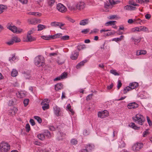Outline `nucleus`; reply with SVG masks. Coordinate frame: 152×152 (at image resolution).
Listing matches in <instances>:
<instances>
[{
    "label": "nucleus",
    "mask_w": 152,
    "mask_h": 152,
    "mask_svg": "<svg viewBox=\"0 0 152 152\" xmlns=\"http://www.w3.org/2000/svg\"><path fill=\"white\" fill-rule=\"evenodd\" d=\"M110 72L115 75H119V74L115 70H110Z\"/></svg>",
    "instance_id": "58836bf2"
},
{
    "label": "nucleus",
    "mask_w": 152,
    "mask_h": 152,
    "mask_svg": "<svg viewBox=\"0 0 152 152\" xmlns=\"http://www.w3.org/2000/svg\"><path fill=\"white\" fill-rule=\"evenodd\" d=\"M58 23H59L58 24V26H59V27L61 29H64V28H62L61 27L62 26H63L65 25V24L64 23H62L59 22H58Z\"/></svg>",
    "instance_id": "603ef678"
},
{
    "label": "nucleus",
    "mask_w": 152,
    "mask_h": 152,
    "mask_svg": "<svg viewBox=\"0 0 152 152\" xmlns=\"http://www.w3.org/2000/svg\"><path fill=\"white\" fill-rule=\"evenodd\" d=\"M10 149V145L6 142H2L0 144V151L1 152H7Z\"/></svg>",
    "instance_id": "20e7f679"
},
{
    "label": "nucleus",
    "mask_w": 152,
    "mask_h": 152,
    "mask_svg": "<svg viewBox=\"0 0 152 152\" xmlns=\"http://www.w3.org/2000/svg\"><path fill=\"white\" fill-rule=\"evenodd\" d=\"M86 47L85 45H78L77 47V49L80 51L81 50L83 49L86 48Z\"/></svg>",
    "instance_id": "c756f323"
},
{
    "label": "nucleus",
    "mask_w": 152,
    "mask_h": 152,
    "mask_svg": "<svg viewBox=\"0 0 152 152\" xmlns=\"http://www.w3.org/2000/svg\"><path fill=\"white\" fill-rule=\"evenodd\" d=\"M109 113L107 110H104L102 112H99L98 113L99 117L101 118H104L108 115Z\"/></svg>",
    "instance_id": "0eeeda50"
},
{
    "label": "nucleus",
    "mask_w": 152,
    "mask_h": 152,
    "mask_svg": "<svg viewBox=\"0 0 152 152\" xmlns=\"http://www.w3.org/2000/svg\"><path fill=\"white\" fill-rule=\"evenodd\" d=\"M116 22L115 21H110L106 23L105 24V25L106 26H108L109 25H114L115 24V23Z\"/></svg>",
    "instance_id": "cd10ccee"
},
{
    "label": "nucleus",
    "mask_w": 152,
    "mask_h": 152,
    "mask_svg": "<svg viewBox=\"0 0 152 152\" xmlns=\"http://www.w3.org/2000/svg\"><path fill=\"white\" fill-rule=\"evenodd\" d=\"M149 134L148 129H147L146 130L143 132V137H145Z\"/></svg>",
    "instance_id": "de8ad7c7"
},
{
    "label": "nucleus",
    "mask_w": 152,
    "mask_h": 152,
    "mask_svg": "<svg viewBox=\"0 0 152 152\" xmlns=\"http://www.w3.org/2000/svg\"><path fill=\"white\" fill-rule=\"evenodd\" d=\"M109 1L111 5H115L117 4V3L113 0H109Z\"/></svg>",
    "instance_id": "bf43d9fd"
},
{
    "label": "nucleus",
    "mask_w": 152,
    "mask_h": 152,
    "mask_svg": "<svg viewBox=\"0 0 152 152\" xmlns=\"http://www.w3.org/2000/svg\"><path fill=\"white\" fill-rule=\"evenodd\" d=\"M122 85V84L121 81L120 80H118V84L117 85V88L118 90L121 87Z\"/></svg>",
    "instance_id": "a18cd8bd"
},
{
    "label": "nucleus",
    "mask_w": 152,
    "mask_h": 152,
    "mask_svg": "<svg viewBox=\"0 0 152 152\" xmlns=\"http://www.w3.org/2000/svg\"><path fill=\"white\" fill-rule=\"evenodd\" d=\"M138 86V84L137 82H134L130 83L129 86L125 88L124 89V94H126L127 92L134 89L135 88L137 87Z\"/></svg>",
    "instance_id": "f257e3e1"
},
{
    "label": "nucleus",
    "mask_w": 152,
    "mask_h": 152,
    "mask_svg": "<svg viewBox=\"0 0 152 152\" xmlns=\"http://www.w3.org/2000/svg\"><path fill=\"white\" fill-rule=\"evenodd\" d=\"M132 39L135 42V43L136 42H139L141 40V39H134L133 37L132 38ZM134 44H135V43H134Z\"/></svg>",
    "instance_id": "e2e57ef3"
},
{
    "label": "nucleus",
    "mask_w": 152,
    "mask_h": 152,
    "mask_svg": "<svg viewBox=\"0 0 152 152\" xmlns=\"http://www.w3.org/2000/svg\"><path fill=\"white\" fill-rule=\"evenodd\" d=\"M48 100L47 99H44L42 101V102L41 103V104H44V103H48Z\"/></svg>",
    "instance_id": "680f3d73"
},
{
    "label": "nucleus",
    "mask_w": 152,
    "mask_h": 152,
    "mask_svg": "<svg viewBox=\"0 0 152 152\" xmlns=\"http://www.w3.org/2000/svg\"><path fill=\"white\" fill-rule=\"evenodd\" d=\"M55 90L58 91L63 88V85L61 83H59L55 85Z\"/></svg>",
    "instance_id": "dca6fc26"
},
{
    "label": "nucleus",
    "mask_w": 152,
    "mask_h": 152,
    "mask_svg": "<svg viewBox=\"0 0 152 152\" xmlns=\"http://www.w3.org/2000/svg\"><path fill=\"white\" fill-rule=\"evenodd\" d=\"M44 135L45 137L46 136L49 138H50L51 137L50 132L48 130L45 131L44 132Z\"/></svg>",
    "instance_id": "5701e85b"
},
{
    "label": "nucleus",
    "mask_w": 152,
    "mask_h": 152,
    "mask_svg": "<svg viewBox=\"0 0 152 152\" xmlns=\"http://www.w3.org/2000/svg\"><path fill=\"white\" fill-rule=\"evenodd\" d=\"M41 105L42 106V108L44 110L49 108V105L48 103H44V104Z\"/></svg>",
    "instance_id": "a878e982"
},
{
    "label": "nucleus",
    "mask_w": 152,
    "mask_h": 152,
    "mask_svg": "<svg viewBox=\"0 0 152 152\" xmlns=\"http://www.w3.org/2000/svg\"><path fill=\"white\" fill-rule=\"evenodd\" d=\"M57 9L60 12H64L66 11V8L62 4H58L57 6Z\"/></svg>",
    "instance_id": "6e6552de"
},
{
    "label": "nucleus",
    "mask_w": 152,
    "mask_h": 152,
    "mask_svg": "<svg viewBox=\"0 0 152 152\" xmlns=\"http://www.w3.org/2000/svg\"><path fill=\"white\" fill-rule=\"evenodd\" d=\"M137 31H141L145 32L148 31V29L146 27L141 26L139 27H137Z\"/></svg>",
    "instance_id": "2eb2a0df"
},
{
    "label": "nucleus",
    "mask_w": 152,
    "mask_h": 152,
    "mask_svg": "<svg viewBox=\"0 0 152 152\" xmlns=\"http://www.w3.org/2000/svg\"><path fill=\"white\" fill-rule=\"evenodd\" d=\"M44 60V58L43 57L39 55L35 57L34 60V63L36 65L39 67L40 66V65L39 64H41L40 66H43Z\"/></svg>",
    "instance_id": "f03ea898"
},
{
    "label": "nucleus",
    "mask_w": 152,
    "mask_h": 152,
    "mask_svg": "<svg viewBox=\"0 0 152 152\" xmlns=\"http://www.w3.org/2000/svg\"><path fill=\"white\" fill-rule=\"evenodd\" d=\"M62 34L61 33H58L55 34L53 35H51V37L52 39H55V38H59L61 37Z\"/></svg>",
    "instance_id": "4be33fe9"
},
{
    "label": "nucleus",
    "mask_w": 152,
    "mask_h": 152,
    "mask_svg": "<svg viewBox=\"0 0 152 152\" xmlns=\"http://www.w3.org/2000/svg\"><path fill=\"white\" fill-rule=\"evenodd\" d=\"M26 129L27 132H29L30 130V127L29 124H27L26 126Z\"/></svg>",
    "instance_id": "79ce46f5"
},
{
    "label": "nucleus",
    "mask_w": 152,
    "mask_h": 152,
    "mask_svg": "<svg viewBox=\"0 0 152 152\" xmlns=\"http://www.w3.org/2000/svg\"><path fill=\"white\" fill-rule=\"evenodd\" d=\"M93 94H90L88 95L86 98V100L88 101L91 99Z\"/></svg>",
    "instance_id": "3c124183"
},
{
    "label": "nucleus",
    "mask_w": 152,
    "mask_h": 152,
    "mask_svg": "<svg viewBox=\"0 0 152 152\" xmlns=\"http://www.w3.org/2000/svg\"><path fill=\"white\" fill-rule=\"evenodd\" d=\"M113 86V83H112L110 86H107V89L108 90H110L112 88Z\"/></svg>",
    "instance_id": "0e129e2a"
},
{
    "label": "nucleus",
    "mask_w": 152,
    "mask_h": 152,
    "mask_svg": "<svg viewBox=\"0 0 152 152\" xmlns=\"http://www.w3.org/2000/svg\"><path fill=\"white\" fill-rule=\"evenodd\" d=\"M55 2V0H50L48 1V4L49 5L52 6L53 5Z\"/></svg>",
    "instance_id": "8fccbe9b"
},
{
    "label": "nucleus",
    "mask_w": 152,
    "mask_h": 152,
    "mask_svg": "<svg viewBox=\"0 0 152 152\" xmlns=\"http://www.w3.org/2000/svg\"><path fill=\"white\" fill-rule=\"evenodd\" d=\"M80 152H88V151L86 148L80 150Z\"/></svg>",
    "instance_id": "774afa93"
},
{
    "label": "nucleus",
    "mask_w": 152,
    "mask_h": 152,
    "mask_svg": "<svg viewBox=\"0 0 152 152\" xmlns=\"http://www.w3.org/2000/svg\"><path fill=\"white\" fill-rule=\"evenodd\" d=\"M124 38V36L123 35H121L120 36V37L119 38H115L114 39L116 41H121V40L123 39Z\"/></svg>",
    "instance_id": "a19ab883"
},
{
    "label": "nucleus",
    "mask_w": 152,
    "mask_h": 152,
    "mask_svg": "<svg viewBox=\"0 0 152 152\" xmlns=\"http://www.w3.org/2000/svg\"><path fill=\"white\" fill-rule=\"evenodd\" d=\"M134 21L135 22V23L141 24V23L142 22V20L138 18L137 19H134Z\"/></svg>",
    "instance_id": "09e8293b"
},
{
    "label": "nucleus",
    "mask_w": 152,
    "mask_h": 152,
    "mask_svg": "<svg viewBox=\"0 0 152 152\" xmlns=\"http://www.w3.org/2000/svg\"><path fill=\"white\" fill-rule=\"evenodd\" d=\"M88 19L81 20L80 23V25L81 26H85L88 23Z\"/></svg>",
    "instance_id": "f3484780"
},
{
    "label": "nucleus",
    "mask_w": 152,
    "mask_h": 152,
    "mask_svg": "<svg viewBox=\"0 0 152 152\" xmlns=\"http://www.w3.org/2000/svg\"><path fill=\"white\" fill-rule=\"evenodd\" d=\"M67 75V72H64L62 73L60 76L61 79H63L64 78H65L66 77Z\"/></svg>",
    "instance_id": "4c0bfd02"
},
{
    "label": "nucleus",
    "mask_w": 152,
    "mask_h": 152,
    "mask_svg": "<svg viewBox=\"0 0 152 152\" xmlns=\"http://www.w3.org/2000/svg\"><path fill=\"white\" fill-rule=\"evenodd\" d=\"M66 108L72 113V114L74 113V112L73 111L72 109L71 108V106L70 104H68L67 105Z\"/></svg>",
    "instance_id": "f704fd0d"
},
{
    "label": "nucleus",
    "mask_w": 152,
    "mask_h": 152,
    "mask_svg": "<svg viewBox=\"0 0 152 152\" xmlns=\"http://www.w3.org/2000/svg\"><path fill=\"white\" fill-rule=\"evenodd\" d=\"M18 74V71L15 69H12L11 72V76L13 77H15Z\"/></svg>",
    "instance_id": "393cba45"
},
{
    "label": "nucleus",
    "mask_w": 152,
    "mask_h": 152,
    "mask_svg": "<svg viewBox=\"0 0 152 152\" xmlns=\"http://www.w3.org/2000/svg\"><path fill=\"white\" fill-rule=\"evenodd\" d=\"M85 4L84 2L80 1L78 2L76 5V8L77 9L81 10L83 9L85 7Z\"/></svg>",
    "instance_id": "1a4fd4ad"
},
{
    "label": "nucleus",
    "mask_w": 152,
    "mask_h": 152,
    "mask_svg": "<svg viewBox=\"0 0 152 152\" xmlns=\"http://www.w3.org/2000/svg\"><path fill=\"white\" fill-rule=\"evenodd\" d=\"M23 76L26 79H29L31 77V71L29 70H26L23 73Z\"/></svg>",
    "instance_id": "4468645a"
},
{
    "label": "nucleus",
    "mask_w": 152,
    "mask_h": 152,
    "mask_svg": "<svg viewBox=\"0 0 152 152\" xmlns=\"http://www.w3.org/2000/svg\"><path fill=\"white\" fill-rule=\"evenodd\" d=\"M143 145L142 143H137L132 146V150L133 151H139L143 147Z\"/></svg>",
    "instance_id": "423d86ee"
},
{
    "label": "nucleus",
    "mask_w": 152,
    "mask_h": 152,
    "mask_svg": "<svg viewBox=\"0 0 152 152\" xmlns=\"http://www.w3.org/2000/svg\"><path fill=\"white\" fill-rule=\"evenodd\" d=\"M29 101V99H25L23 101V103L24 104V106H26L28 105Z\"/></svg>",
    "instance_id": "37998d69"
},
{
    "label": "nucleus",
    "mask_w": 152,
    "mask_h": 152,
    "mask_svg": "<svg viewBox=\"0 0 152 152\" xmlns=\"http://www.w3.org/2000/svg\"><path fill=\"white\" fill-rule=\"evenodd\" d=\"M69 39V37L68 35H65L63 36H61V40H66Z\"/></svg>",
    "instance_id": "473e14b6"
},
{
    "label": "nucleus",
    "mask_w": 152,
    "mask_h": 152,
    "mask_svg": "<svg viewBox=\"0 0 152 152\" xmlns=\"http://www.w3.org/2000/svg\"><path fill=\"white\" fill-rule=\"evenodd\" d=\"M7 8V7L6 6L3 5L2 4L0 5V9L2 10H4L6 9Z\"/></svg>",
    "instance_id": "864d4df0"
},
{
    "label": "nucleus",
    "mask_w": 152,
    "mask_h": 152,
    "mask_svg": "<svg viewBox=\"0 0 152 152\" xmlns=\"http://www.w3.org/2000/svg\"><path fill=\"white\" fill-rule=\"evenodd\" d=\"M87 150L89 151H91L94 148V146L93 145L89 144L86 147Z\"/></svg>",
    "instance_id": "c85d7f7f"
},
{
    "label": "nucleus",
    "mask_w": 152,
    "mask_h": 152,
    "mask_svg": "<svg viewBox=\"0 0 152 152\" xmlns=\"http://www.w3.org/2000/svg\"><path fill=\"white\" fill-rule=\"evenodd\" d=\"M58 22L56 21L52 22L50 23L51 26L52 27H56L58 26Z\"/></svg>",
    "instance_id": "e433bc0d"
},
{
    "label": "nucleus",
    "mask_w": 152,
    "mask_h": 152,
    "mask_svg": "<svg viewBox=\"0 0 152 152\" xmlns=\"http://www.w3.org/2000/svg\"><path fill=\"white\" fill-rule=\"evenodd\" d=\"M129 126L135 129H138L140 128V127H137L136 126L134 123H132L130 124H129Z\"/></svg>",
    "instance_id": "b1692460"
},
{
    "label": "nucleus",
    "mask_w": 152,
    "mask_h": 152,
    "mask_svg": "<svg viewBox=\"0 0 152 152\" xmlns=\"http://www.w3.org/2000/svg\"><path fill=\"white\" fill-rule=\"evenodd\" d=\"M23 4H27L28 2L27 0H18Z\"/></svg>",
    "instance_id": "5fc2aeb1"
},
{
    "label": "nucleus",
    "mask_w": 152,
    "mask_h": 152,
    "mask_svg": "<svg viewBox=\"0 0 152 152\" xmlns=\"http://www.w3.org/2000/svg\"><path fill=\"white\" fill-rule=\"evenodd\" d=\"M34 119L37 120L39 123L40 124L41 123L42 119L40 117L37 116H34Z\"/></svg>",
    "instance_id": "2f4dec72"
},
{
    "label": "nucleus",
    "mask_w": 152,
    "mask_h": 152,
    "mask_svg": "<svg viewBox=\"0 0 152 152\" xmlns=\"http://www.w3.org/2000/svg\"><path fill=\"white\" fill-rule=\"evenodd\" d=\"M38 138L40 140H43L45 139V137L43 134H39L37 135Z\"/></svg>",
    "instance_id": "7c9ffc66"
},
{
    "label": "nucleus",
    "mask_w": 152,
    "mask_h": 152,
    "mask_svg": "<svg viewBox=\"0 0 152 152\" xmlns=\"http://www.w3.org/2000/svg\"><path fill=\"white\" fill-rule=\"evenodd\" d=\"M136 8L135 7L132 6L127 5L124 7V9L129 10H135Z\"/></svg>",
    "instance_id": "aec40b11"
},
{
    "label": "nucleus",
    "mask_w": 152,
    "mask_h": 152,
    "mask_svg": "<svg viewBox=\"0 0 152 152\" xmlns=\"http://www.w3.org/2000/svg\"><path fill=\"white\" fill-rule=\"evenodd\" d=\"M138 104L135 102H133L129 103L127 107L129 109H135L138 107Z\"/></svg>",
    "instance_id": "9b49d317"
},
{
    "label": "nucleus",
    "mask_w": 152,
    "mask_h": 152,
    "mask_svg": "<svg viewBox=\"0 0 152 152\" xmlns=\"http://www.w3.org/2000/svg\"><path fill=\"white\" fill-rule=\"evenodd\" d=\"M36 30V28H32L30 31L28 32L27 34H28V35L31 34L33 33Z\"/></svg>",
    "instance_id": "c03bdc74"
},
{
    "label": "nucleus",
    "mask_w": 152,
    "mask_h": 152,
    "mask_svg": "<svg viewBox=\"0 0 152 152\" xmlns=\"http://www.w3.org/2000/svg\"><path fill=\"white\" fill-rule=\"evenodd\" d=\"M17 58V57L16 56L15 54H12V57L10 58V61L11 62V61H14Z\"/></svg>",
    "instance_id": "72a5a7b5"
},
{
    "label": "nucleus",
    "mask_w": 152,
    "mask_h": 152,
    "mask_svg": "<svg viewBox=\"0 0 152 152\" xmlns=\"http://www.w3.org/2000/svg\"><path fill=\"white\" fill-rule=\"evenodd\" d=\"M133 119L135 122L137 121L138 124L141 125H142L145 120L144 117L139 114H137L135 117L133 118Z\"/></svg>",
    "instance_id": "7ed1b4c3"
},
{
    "label": "nucleus",
    "mask_w": 152,
    "mask_h": 152,
    "mask_svg": "<svg viewBox=\"0 0 152 152\" xmlns=\"http://www.w3.org/2000/svg\"><path fill=\"white\" fill-rule=\"evenodd\" d=\"M37 28H38L37 31H39L42 30L44 28H46V27L44 25L39 24L37 26Z\"/></svg>",
    "instance_id": "bb28decb"
},
{
    "label": "nucleus",
    "mask_w": 152,
    "mask_h": 152,
    "mask_svg": "<svg viewBox=\"0 0 152 152\" xmlns=\"http://www.w3.org/2000/svg\"><path fill=\"white\" fill-rule=\"evenodd\" d=\"M71 143L72 145H75L77 144V141L76 139H72L71 141Z\"/></svg>",
    "instance_id": "c9c22d12"
},
{
    "label": "nucleus",
    "mask_w": 152,
    "mask_h": 152,
    "mask_svg": "<svg viewBox=\"0 0 152 152\" xmlns=\"http://www.w3.org/2000/svg\"><path fill=\"white\" fill-rule=\"evenodd\" d=\"M78 55V53L75 52L74 54L71 56L70 58L72 60H76L77 58Z\"/></svg>",
    "instance_id": "412c9836"
},
{
    "label": "nucleus",
    "mask_w": 152,
    "mask_h": 152,
    "mask_svg": "<svg viewBox=\"0 0 152 152\" xmlns=\"http://www.w3.org/2000/svg\"><path fill=\"white\" fill-rule=\"evenodd\" d=\"M146 118H147L148 122V124H149V125L150 126L151 125H152V124L151 121L150 120L148 116H147Z\"/></svg>",
    "instance_id": "13d9d810"
},
{
    "label": "nucleus",
    "mask_w": 152,
    "mask_h": 152,
    "mask_svg": "<svg viewBox=\"0 0 152 152\" xmlns=\"http://www.w3.org/2000/svg\"><path fill=\"white\" fill-rule=\"evenodd\" d=\"M27 37L28 39L27 41L31 42L36 40V38L34 37H32L31 34L28 35V34H27Z\"/></svg>",
    "instance_id": "6ab92c4d"
},
{
    "label": "nucleus",
    "mask_w": 152,
    "mask_h": 152,
    "mask_svg": "<svg viewBox=\"0 0 152 152\" xmlns=\"http://www.w3.org/2000/svg\"><path fill=\"white\" fill-rule=\"evenodd\" d=\"M20 39L17 36L12 37L10 41V45L13 44L14 42L17 43L20 41Z\"/></svg>",
    "instance_id": "ddd939ff"
},
{
    "label": "nucleus",
    "mask_w": 152,
    "mask_h": 152,
    "mask_svg": "<svg viewBox=\"0 0 152 152\" xmlns=\"http://www.w3.org/2000/svg\"><path fill=\"white\" fill-rule=\"evenodd\" d=\"M57 62L58 64L61 65L64 63V61H61V60H58L57 61Z\"/></svg>",
    "instance_id": "052dcab7"
},
{
    "label": "nucleus",
    "mask_w": 152,
    "mask_h": 152,
    "mask_svg": "<svg viewBox=\"0 0 152 152\" xmlns=\"http://www.w3.org/2000/svg\"><path fill=\"white\" fill-rule=\"evenodd\" d=\"M12 25V23L10 24V30L13 32L14 33H20L22 31V29L21 28H19L18 29L16 26H11Z\"/></svg>",
    "instance_id": "39448f33"
},
{
    "label": "nucleus",
    "mask_w": 152,
    "mask_h": 152,
    "mask_svg": "<svg viewBox=\"0 0 152 152\" xmlns=\"http://www.w3.org/2000/svg\"><path fill=\"white\" fill-rule=\"evenodd\" d=\"M18 110L17 109L13 106H10V116L14 117Z\"/></svg>",
    "instance_id": "9d476101"
},
{
    "label": "nucleus",
    "mask_w": 152,
    "mask_h": 152,
    "mask_svg": "<svg viewBox=\"0 0 152 152\" xmlns=\"http://www.w3.org/2000/svg\"><path fill=\"white\" fill-rule=\"evenodd\" d=\"M49 128V129L52 131H54L55 130V127L53 126H50Z\"/></svg>",
    "instance_id": "69168bd1"
},
{
    "label": "nucleus",
    "mask_w": 152,
    "mask_h": 152,
    "mask_svg": "<svg viewBox=\"0 0 152 152\" xmlns=\"http://www.w3.org/2000/svg\"><path fill=\"white\" fill-rule=\"evenodd\" d=\"M87 62V60H85L80 62L76 66V68L78 69L80 68L81 66L83 65L84 64Z\"/></svg>",
    "instance_id": "a211bd4d"
},
{
    "label": "nucleus",
    "mask_w": 152,
    "mask_h": 152,
    "mask_svg": "<svg viewBox=\"0 0 152 152\" xmlns=\"http://www.w3.org/2000/svg\"><path fill=\"white\" fill-rule=\"evenodd\" d=\"M90 29L89 28H87L81 31V32L84 34H87L89 32Z\"/></svg>",
    "instance_id": "49530a36"
},
{
    "label": "nucleus",
    "mask_w": 152,
    "mask_h": 152,
    "mask_svg": "<svg viewBox=\"0 0 152 152\" xmlns=\"http://www.w3.org/2000/svg\"><path fill=\"white\" fill-rule=\"evenodd\" d=\"M30 123L31 124L32 126H34L35 124V121L34 120L32 119H31L30 120Z\"/></svg>",
    "instance_id": "4d7b16f0"
},
{
    "label": "nucleus",
    "mask_w": 152,
    "mask_h": 152,
    "mask_svg": "<svg viewBox=\"0 0 152 152\" xmlns=\"http://www.w3.org/2000/svg\"><path fill=\"white\" fill-rule=\"evenodd\" d=\"M115 33V31H114L113 32H108L106 34H105V35H106V36H108L112 35H113Z\"/></svg>",
    "instance_id": "6e6d98bb"
},
{
    "label": "nucleus",
    "mask_w": 152,
    "mask_h": 152,
    "mask_svg": "<svg viewBox=\"0 0 152 152\" xmlns=\"http://www.w3.org/2000/svg\"><path fill=\"white\" fill-rule=\"evenodd\" d=\"M53 109L54 113L58 117L61 116V109L59 107L57 106H56L54 107Z\"/></svg>",
    "instance_id": "f8f14e48"
},
{
    "label": "nucleus",
    "mask_w": 152,
    "mask_h": 152,
    "mask_svg": "<svg viewBox=\"0 0 152 152\" xmlns=\"http://www.w3.org/2000/svg\"><path fill=\"white\" fill-rule=\"evenodd\" d=\"M41 37L42 39L46 40H48L50 39V38H51V35L49 37L47 36H41Z\"/></svg>",
    "instance_id": "ea45409f"
},
{
    "label": "nucleus",
    "mask_w": 152,
    "mask_h": 152,
    "mask_svg": "<svg viewBox=\"0 0 152 152\" xmlns=\"http://www.w3.org/2000/svg\"><path fill=\"white\" fill-rule=\"evenodd\" d=\"M151 17V15L149 14H147L145 15V18L147 19H149Z\"/></svg>",
    "instance_id": "338daca9"
}]
</instances>
